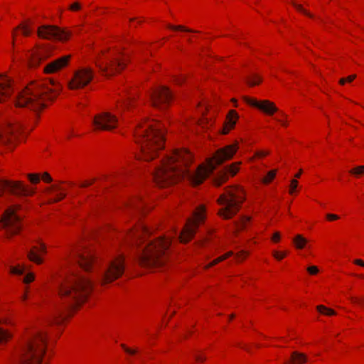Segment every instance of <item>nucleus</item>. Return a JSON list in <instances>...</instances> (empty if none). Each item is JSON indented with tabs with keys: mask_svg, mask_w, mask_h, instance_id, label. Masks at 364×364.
I'll list each match as a JSON object with an SVG mask.
<instances>
[{
	"mask_svg": "<svg viewBox=\"0 0 364 364\" xmlns=\"http://www.w3.org/2000/svg\"><path fill=\"white\" fill-rule=\"evenodd\" d=\"M118 119L115 114L108 112L95 116L92 124L95 129L110 131L117 127Z\"/></svg>",
	"mask_w": 364,
	"mask_h": 364,
	"instance_id": "16",
	"label": "nucleus"
},
{
	"mask_svg": "<svg viewBox=\"0 0 364 364\" xmlns=\"http://www.w3.org/2000/svg\"><path fill=\"white\" fill-rule=\"evenodd\" d=\"M195 358H196V360L198 362H202V361H203V360H205V357H203V356H201V355H198V354H196V355H195Z\"/></svg>",
	"mask_w": 364,
	"mask_h": 364,
	"instance_id": "53",
	"label": "nucleus"
},
{
	"mask_svg": "<svg viewBox=\"0 0 364 364\" xmlns=\"http://www.w3.org/2000/svg\"><path fill=\"white\" fill-rule=\"evenodd\" d=\"M136 141L140 145L141 157L149 161L164 147V136L162 126L158 122L139 123L134 132Z\"/></svg>",
	"mask_w": 364,
	"mask_h": 364,
	"instance_id": "4",
	"label": "nucleus"
},
{
	"mask_svg": "<svg viewBox=\"0 0 364 364\" xmlns=\"http://www.w3.org/2000/svg\"><path fill=\"white\" fill-rule=\"evenodd\" d=\"M149 97L151 105L158 109H166L172 99L173 95L166 86H159L149 93Z\"/></svg>",
	"mask_w": 364,
	"mask_h": 364,
	"instance_id": "12",
	"label": "nucleus"
},
{
	"mask_svg": "<svg viewBox=\"0 0 364 364\" xmlns=\"http://www.w3.org/2000/svg\"><path fill=\"white\" fill-rule=\"evenodd\" d=\"M9 337V333L2 328H0V343L6 342Z\"/></svg>",
	"mask_w": 364,
	"mask_h": 364,
	"instance_id": "38",
	"label": "nucleus"
},
{
	"mask_svg": "<svg viewBox=\"0 0 364 364\" xmlns=\"http://www.w3.org/2000/svg\"><path fill=\"white\" fill-rule=\"evenodd\" d=\"M276 170H272L269 171L267 174V176L263 178V182L264 183H269L275 176L276 175Z\"/></svg>",
	"mask_w": 364,
	"mask_h": 364,
	"instance_id": "37",
	"label": "nucleus"
},
{
	"mask_svg": "<svg viewBox=\"0 0 364 364\" xmlns=\"http://www.w3.org/2000/svg\"><path fill=\"white\" fill-rule=\"evenodd\" d=\"M356 77L355 75H351L347 77H346V82H351Z\"/></svg>",
	"mask_w": 364,
	"mask_h": 364,
	"instance_id": "54",
	"label": "nucleus"
},
{
	"mask_svg": "<svg viewBox=\"0 0 364 364\" xmlns=\"http://www.w3.org/2000/svg\"><path fill=\"white\" fill-rule=\"evenodd\" d=\"M11 272L13 274H23V272H25V267H12L11 269Z\"/></svg>",
	"mask_w": 364,
	"mask_h": 364,
	"instance_id": "42",
	"label": "nucleus"
},
{
	"mask_svg": "<svg viewBox=\"0 0 364 364\" xmlns=\"http://www.w3.org/2000/svg\"><path fill=\"white\" fill-rule=\"evenodd\" d=\"M307 271L310 274H316L318 272V269L316 266H310L307 268Z\"/></svg>",
	"mask_w": 364,
	"mask_h": 364,
	"instance_id": "45",
	"label": "nucleus"
},
{
	"mask_svg": "<svg viewBox=\"0 0 364 364\" xmlns=\"http://www.w3.org/2000/svg\"><path fill=\"white\" fill-rule=\"evenodd\" d=\"M167 27L170 29L174 30V31H185V32H189V33H196V31L191 30L190 28H188L183 26H173L171 24H168Z\"/></svg>",
	"mask_w": 364,
	"mask_h": 364,
	"instance_id": "35",
	"label": "nucleus"
},
{
	"mask_svg": "<svg viewBox=\"0 0 364 364\" xmlns=\"http://www.w3.org/2000/svg\"><path fill=\"white\" fill-rule=\"evenodd\" d=\"M217 200L221 206L218 212L220 216L230 219L239 211L245 200L243 191L239 187L227 188Z\"/></svg>",
	"mask_w": 364,
	"mask_h": 364,
	"instance_id": "7",
	"label": "nucleus"
},
{
	"mask_svg": "<svg viewBox=\"0 0 364 364\" xmlns=\"http://www.w3.org/2000/svg\"><path fill=\"white\" fill-rule=\"evenodd\" d=\"M42 179L45 181V182H47V183H50L52 181V178L51 176L46 172H45L43 174V176H42Z\"/></svg>",
	"mask_w": 364,
	"mask_h": 364,
	"instance_id": "47",
	"label": "nucleus"
},
{
	"mask_svg": "<svg viewBox=\"0 0 364 364\" xmlns=\"http://www.w3.org/2000/svg\"><path fill=\"white\" fill-rule=\"evenodd\" d=\"M272 240L273 242H279L280 240L279 232H274L272 237Z\"/></svg>",
	"mask_w": 364,
	"mask_h": 364,
	"instance_id": "50",
	"label": "nucleus"
},
{
	"mask_svg": "<svg viewBox=\"0 0 364 364\" xmlns=\"http://www.w3.org/2000/svg\"><path fill=\"white\" fill-rule=\"evenodd\" d=\"M95 181V178H93L91 181H85L80 185V187H83V188L87 187V186H90L91 184H92V183H94Z\"/></svg>",
	"mask_w": 364,
	"mask_h": 364,
	"instance_id": "52",
	"label": "nucleus"
},
{
	"mask_svg": "<svg viewBox=\"0 0 364 364\" xmlns=\"http://www.w3.org/2000/svg\"><path fill=\"white\" fill-rule=\"evenodd\" d=\"M250 220V218L247 216H242L240 218L239 221H235V226L237 231L242 230L247 222Z\"/></svg>",
	"mask_w": 364,
	"mask_h": 364,
	"instance_id": "30",
	"label": "nucleus"
},
{
	"mask_svg": "<svg viewBox=\"0 0 364 364\" xmlns=\"http://www.w3.org/2000/svg\"><path fill=\"white\" fill-rule=\"evenodd\" d=\"M19 208L18 205L9 208L0 219V228L5 229L7 234H16L21 228V216L16 213Z\"/></svg>",
	"mask_w": 364,
	"mask_h": 364,
	"instance_id": "10",
	"label": "nucleus"
},
{
	"mask_svg": "<svg viewBox=\"0 0 364 364\" xmlns=\"http://www.w3.org/2000/svg\"><path fill=\"white\" fill-rule=\"evenodd\" d=\"M327 220L330 221L336 220L339 218V216L335 214L328 213L326 215Z\"/></svg>",
	"mask_w": 364,
	"mask_h": 364,
	"instance_id": "48",
	"label": "nucleus"
},
{
	"mask_svg": "<svg viewBox=\"0 0 364 364\" xmlns=\"http://www.w3.org/2000/svg\"><path fill=\"white\" fill-rule=\"evenodd\" d=\"M245 80L249 85L254 86V85L259 84L260 82L262 81V79L258 75H257L255 74H252V75L247 77Z\"/></svg>",
	"mask_w": 364,
	"mask_h": 364,
	"instance_id": "31",
	"label": "nucleus"
},
{
	"mask_svg": "<svg viewBox=\"0 0 364 364\" xmlns=\"http://www.w3.org/2000/svg\"><path fill=\"white\" fill-rule=\"evenodd\" d=\"M135 100V96L134 95H129L126 100H124L120 105L117 106V109L118 112H121L122 110L129 108L131 107Z\"/></svg>",
	"mask_w": 364,
	"mask_h": 364,
	"instance_id": "27",
	"label": "nucleus"
},
{
	"mask_svg": "<svg viewBox=\"0 0 364 364\" xmlns=\"http://www.w3.org/2000/svg\"><path fill=\"white\" fill-rule=\"evenodd\" d=\"M93 78V71L89 68H82L77 70L69 82L72 90L82 88L88 85Z\"/></svg>",
	"mask_w": 364,
	"mask_h": 364,
	"instance_id": "17",
	"label": "nucleus"
},
{
	"mask_svg": "<svg viewBox=\"0 0 364 364\" xmlns=\"http://www.w3.org/2000/svg\"><path fill=\"white\" fill-rule=\"evenodd\" d=\"M234 316H235L234 314H232V315H230V318L232 319L234 318Z\"/></svg>",
	"mask_w": 364,
	"mask_h": 364,
	"instance_id": "63",
	"label": "nucleus"
},
{
	"mask_svg": "<svg viewBox=\"0 0 364 364\" xmlns=\"http://www.w3.org/2000/svg\"><path fill=\"white\" fill-rule=\"evenodd\" d=\"M301 172H302V171L300 170L299 172L295 175V177L296 178H299L301 174Z\"/></svg>",
	"mask_w": 364,
	"mask_h": 364,
	"instance_id": "61",
	"label": "nucleus"
},
{
	"mask_svg": "<svg viewBox=\"0 0 364 364\" xmlns=\"http://www.w3.org/2000/svg\"><path fill=\"white\" fill-rule=\"evenodd\" d=\"M277 121L279 122H280L283 126H287V122H284V121H283L282 119H277Z\"/></svg>",
	"mask_w": 364,
	"mask_h": 364,
	"instance_id": "60",
	"label": "nucleus"
},
{
	"mask_svg": "<svg viewBox=\"0 0 364 364\" xmlns=\"http://www.w3.org/2000/svg\"><path fill=\"white\" fill-rule=\"evenodd\" d=\"M244 100L247 104L253 107H257L258 109L262 110L267 114L272 115L277 111V108L275 107L274 104L268 100L259 102L257 100L252 99L247 97H245Z\"/></svg>",
	"mask_w": 364,
	"mask_h": 364,
	"instance_id": "18",
	"label": "nucleus"
},
{
	"mask_svg": "<svg viewBox=\"0 0 364 364\" xmlns=\"http://www.w3.org/2000/svg\"><path fill=\"white\" fill-rule=\"evenodd\" d=\"M273 255H274V257L276 259L280 260V259H283L285 257L286 253L285 252L279 253V252L275 251V252H273Z\"/></svg>",
	"mask_w": 364,
	"mask_h": 364,
	"instance_id": "46",
	"label": "nucleus"
},
{
	"mask_svg": "<svg viewBox=\"0 0 364 364\" xmlns=\"http://www.w3.org/2000/svg\"><path fill=\"white\" fill-rule=\"evenodd\" d=\"M298 185V181L296 179H292L291 181V185H290V190L289 193L292 194L294 191V190L296 188Z\"/></svg>",
	"mask_w": 364,
	"mask_h": 364,
	"instance_id": "44",
	"label": "nucleus"
},
{
	"mask_svg": "<svg viewBox=\"0 0 364 364\" xmlns=\"http://www.w3.org/2000/svg\"><path fill=\"white\" fill-rule=\"evenodd\" d=\"M126 65L124 59L114 55H105L100 57L96 61V66L99 68L101 73L106 77H110L119 70H122Z\"/></svg>",
	"mask_w": 364,
	"mask_h": 364,
	"instance_id": "9",
	"label": "nucleus"
},
{
	"mask_svg": "<svg viewBox=\"0 0 364 364\" xmlns=\"http://www.w3.org/2000/svg\"><path fill=\"white\" fill-rule=\"evenodd\" d=\"M49 191L57 192L55 194L53 202H58L61 200L65 197V193H63V188L59 184H53L49 188Z\"/></svg>",
	"mask_w": 364,
	"mask_h": 364,
	"instance_id": "26",
	"label": "nucleus"
},
{
	"mask_svg": "<svg viewBox=\"0 0 364 364\" xmlns=\"http://www.w3.org/2000/svg\"><path fill=\"white\" fill-rule=\"evenodd\" d=\"M237 149V144H234L218 149L213 158L208 159L206 165L200 166L194 173L186 168L191 161V154L186 150H177L156 166L152 173L153 178L161 187L172 184L183 177H187L193 184L198 185L215 171L217 166L230 159Z\"/></svg>",
	"mask_w": 364,
	"mask_h": 364,
	"instance_id": "1",
	"label": "nucleus"
},
{
	"mask_svg": "<svg viewBox=\"0 0 364 364\" xmlns=\"http://www.w3.org/2000/svg\"><path fill=\"white\" fill-rule=\"evenodd\" d=\"M34 279V275L32 273H28L24 277H23V282L26 284L31 282Z\"/></svg>",
	"mask_w": 364,
	"mask_h": 364,
	"instance_id": "43",
	"label": "nucleus"
},
{
	"mask_svg": "<svg viewBox=\"0 0 364 364\" xmlns=\"http://www.w3.org/2000/svg\"><path fill=\"white\" fill-rule=\"evenodd\" d=\"M37 33L40 38L60 41L68 40L70 36L69 32L51 25H43L38 27Z\"/></svg>",
	"mask_w": 364,
	"mask_h": 364,
	"instance_id": "15",
	"label": "nucleus"
},
{
	"mask_svg": "<svg viewBox=\"0 0 364 364\" xmlns=\"http://www.w3.org/2000/svg\"><path fill=\"white\" fill-rule=\"evenodd\" d=\"M67 257L75 260L85 271H90L97 265L92 250L84 246L73 248Z\"/></svg>",
	"mask_w": 364,
	"mask_h": 364,
	"instance_id": "8",
	"label": "nucleus"
},
{
	"mask_svg": "<svg viewBox=\"0 0 364 364\" xmlns=\"http://www.w3.org/2000/svg\"><path fill=\"white\" fill-rule=\"evenodd\" d=\"M57 286L65 309H73L83 302L92 289L89 279L74 273L59 279Z\"/></svg>",
	"mask_w": 364,
	"mask_h": 364,
	"instance_id": "3",
	"label": "nucleus"
},
{
	"mask_svg": "<svg viewBox=\"0 0 364 364\" xmlns=\"http://www.w3.org/2000/svg\"><path fill=\"white\" fill-rule=\"evenodd\" d=\"M15 30H21L22 34L24 36H30V34L31 33V28L28 26V25H27L26 23H21L18 26H17L15 28Z\"/></svg>",
	"mask_w": 364,
	"mask_h": 364,
	"instance_id": "34",
	"label": "nucleus"
},
{
	"mask_svg": "<svg viewBox=\"0 0 364 364\" xmlns=\"http://www.w3.org/2000/svg\"><path fill=\"white\" fill-rule=\"evenodd\" d=\"M28 178L31 183L36 184L40 181V176L37 173H29Z\"/></svg>",
	"mask_w": 364,
	"mask_h": 364,
	"instance_id": "40",
	"label": "nucleus"
},
{
	"mask_svg": "<svg viewBox=\"0 0 364 364\" xmlns=\"http://www.w3.org/2000/svg\"><path fill=\"white\" fill-rule=\"evenodd\" d=\"M350 173L357 177L364 174V166H358L350 171Z\"/></svg>",
	"mask_w": 364,
	"mask_h": 364,
	"instance_id": "36",
	"label": "nucleus"
},
{
	"mask_svg": "<svg viewBox=\"0 0 364 364\" xmlns=\"http://www.w3.org/2000/svg\"><path fill=\"white\" fill-rule=\"evenodd\" d=\"M46 252V245L43 243L40 242L39 246H34L32 247V249L28 252L27 256L31 261L40 264L43 262V259L40 257L39 254Z\"/></svg>",
	"mask_w": 364,
	"mask_h": 364,
	"instance_id": "22",
	"label": "nucleus"
},
{
	"mask_svg": "<svg viewBox=\"0 0 364 364\" xmlns=\"http://www.w3.org/2000/svg\"><path fill=\"white\" fill-rule=\"evenodd\" d=\"M205 218V208L199 205L193 213V218L188 219L183 230L180 233L179 238L181 242L189 241L196 232V230L200 222Z\"/></svg>",
	"mask_w": 364,
	"mask_h": 364,
	"instance_id": "11",
	"label": "nucleus"
},
{
	"mask_svg": "<svg viewBox=\"0 0 364 364\" xmlns=\"http://www.w3.org/2000/svg\"><path fill=\"white\" fill-rule=\"evenodd\" d=\"M233 255V252L232 251H230L228 252H227L226 254L218 257L217 259L213 260L208 265V267H210L216 264H218V262H222L225 259H226L227 258H228L229 257L232 256Z\"/></svg>",
	"mask_w": 364,
	"mask_h": 364,
	"instance_id": "33",
	"label": "nucleus"
},
{
	"mask_svg": "<svg viewBox=\"0 0 364 364\" xmlns=\"http://www.w3.org/2000/svg\"><path fill=\"white\" fill-rule=\"evenodd\" d=\"M66 316L62 314L61 312L58 313V315L55 316L50 323H60L65 318Z\"/></svg>",
	"mask_w": 364,
	"mask_h": 364,
	"instance_id": "41",
	"label": "nucleus"
},
{
	"mask_svg": "<svg viewBox=\"0 0 364 364\" xmlns=\"http://www.w3.org/2000/svg\"><path fill=\"white\" fill-rule=\"evenodd\" d=\"M121 346L123 348V349H124L127 353H129V354H134V353L136 352V350L130 349V348H129L126 347V346H125V345H124V344H122V345H121Z\"/></svg>",
	"mask_w": 364,
	"mask_h": 364,
	"instance_id": "51",
	"label": "nucleus"
},
{
	"mask_svg": "<svg viewBox=\"0 0 364 364\" xmlns=\"http://www.w3.org/2000/svg\"><path fill=\"white\" fill-rule=\"evenodd\" d=\"M52 87L31 83L23 89L16 100V106L39 111L46 106V101L53 100L60 91V85L50 81Z\"/></svg>",
	"mask_w": 364,
	"mask_h": 364,
	"instance_id": "5",
	"label": "nucleus"
},
{
	"mask_svg": "<svg viewBox=\"0 0 364 364\" xmlns=\"http://www.w3.org/2000/svg\"><path fill=\"white\" fill-rule=\"evenodd\" d=\"M22 299H23V300H25V299H26V295H23V297H22Z\"/></svg>",
	"mask_w": 364,
	"mask_h": 364,
	"instance_id": "64",
	"label": "nucleus"
},
{
	"mask_svg": "<svg viewBox=\"0 0 364 364\" xmlns=\"http://www.w3.org/2000/svg\"><path fill=\"white\" fill-rule=\"evenodd\" d=\"M346 82V78H341V79H340V80H339V83H340L341 85H344Z\"/></svg>",
	"mask_w": 364,
	"mask_h": 364,
	"instance_id": "59",
	"label": "nucleus"
},
{
	"mask_svg": "<svg viewBox=\"0 0 364 364\" xmlns=\"http://www.w3.org/2000/svg\"><path fill=\"white\" fill-rule=\"evenodd\" d=\"M293 242L294 243L296 248L301 250L306 247L308 243V240L301 235H296L293 238Z\"/></svg>",
	"mask_w": 364,
	"mask_h": 364,
	"instance_id": "28",
	"label": "nucleus"
},
{
	"mask_svg": "<svg viewBox=\"0 0 364 364\" xmlns=\"http://www.w3.org/2000/svg\"><path fill=\"white\" fill-rule=\"evenodd\" d=\"M239 163L232 164L231 166H228L224 168V169L220 171L218 176L214 178V183L215 186H220L223 183L226 181L228 179V174H231L234 176L239 170Z\"/></svg>",
	"mask_w": 364,
	"mask_h": 364,
	"instance_id": "20",
	"label": "nucleus"
},
{
	"mask_svg": "<svg viewBox=\"0 0 364 364\" xmlns=\"http://www.w3.org/2000/svg\"><path fill=\"white\" fill-rule=\"evenodd\" d=\"M21 129L19 124H14L7 117L0 121V142L4 144H13Z\"/></svg>",
	"mask_w": 364,
	"mask_h": 364,
	"instance_id": "13",
	"label": "nucleus"
},
{
	"mask_svg": "<svg viewBox=\"0 0 364 364\" xmlns=\"http://www.w3.org/2000/svg\"><path fill=\"white\" fill-rule=\"evenodd\" d=\"M50 55V51L48 49H43L38 53L33 55L31 60V65L33 67L38 65L42 60L46 59Z\"/></svg>",
	"mask_w": 364,
	"mask_h": 364,
	"instance_id": "24",
	"label": "nucleus"
},
{
	"mask_svg": "<svg viewBox=\"0 0 364 364\" xmlns=\"http://www.w3.org/2000/svg\"><path fill=\"white\" fill-rule=\"evenodd\" d=\"M238 119L237 113L235 110H230L227 116L226 121L224 124L223 133L228 134L236 124Z\"/></svg>",
	"mask_w": 364,
	"mask_h": 364,
	"instance_id": "23",
	"label": "nucleus"
},
{
	"mask_svg": "<svg viewBox=\"0 0 364 364\" xmlns=\"http://www.w3.org/2000/svg\"><path fill=\"white\" fill-rule=\"evenodd\" d=\"M80 9V4L78 2H75L70 6V9L72 11H77Z\"/></svg>",
	"mask_w": 364,
	"mask_h": 364,
	"instance_id": "49",
	"label": "nucleus"
},
{
	"mask_svg": "<svg viewBox=\"0 0 364 364\" xmlns=\"http://www.w3.org/2000/svg\"><path fill=\"white\" fill-rule=\"evenodd\" d=\"M46 348V333L35 329L26 336L20 350L19 364H39Z\"/></svg>",
	"mask_w": 364,
	"mask_h": 364,
	"instance_id": "6",
	"label": "nucleus"
},
{
	"mask_svg": "<svg viewBox=\"0 0 364 364\" xmlns=\"http://www.w3.org/2000/svg\"><path fill=\"white\" fill-rule=\"evenodd\" d=\"M70 58V55H65L55 60L48 63L43 68V70L47 74L54 73L65 67Z\"/></svg>",
	"mask_w": 364,
	"mask_h": 364,
	"instance_id": "19",
	"label": "nucleus"
},
{
	"mask_svg": "<svg viewBox=\"0 0 364 364\" xmlns=\"http://www.w3.org/2000/svg\"><path fill=\"white\" fill-rule=\"evenodd\" d=\"M16 31H17V30H15V28H14V31H13L12 35H13V38H15V36H16Z\"/></svg>",
	"mask_w": 364,
	"mask_h": 364,
	"instance_id": "62",
	"label": "nucleus"
},
{
	"mask_svg": "<svg viewBox=\"0 0 364 364\" xmlns=\"http://www.w3.org/2000/svg\"><path fill=\"white\" fill-rule=\"evenodd\" d=\"M307 361V357L305 354L294 351L291 353L290 363L291 364H304Z\"/></svg>",
	"mask_w": 364,
	"mask_h": 364,
	"instance_id": "25",
	"label": "nucleus"
},
{
	"mask_svg": "<svg viewBox=\"0 0 364 364\" xmlns=\"http://www.w3.org/2000/svg\"><path fill=\"white\" fill-rule=\"evenodd\" d=\"M247 254H248V253H247V252L242 250V251H240V252L236 255V257H237V258H239V257H240L241 256H244V257H245L246 255H247Z\"/></svg>",
	"mask_w": 364,
	"mask_h": 364,
	"instance_id": "55",
	"label": "nucleus"
},
{
	"mask_svg": "<svg viewBox=\"0 0 364 364\" xmlns=\"http://www.w3.org/2000/svg\"><path fill=\"white\" fill-rule=\"evenodd\" d=\"M151 233L144 225L137 230L129 233L127 240L139 248L140 264L146 267L161 266L167 259L171 240L168 237H162L156 240L146 242L145 237Z\"/></svg>",
	"mask_w": 364,
	"mask_h": 364,
	"instance_id": "2",
	"label": "nucleus"
},
{
	"mask_svg": "<svg viewBox=\"0 0 364 364\" xmlns=\"http://www.w3.org/2000/svg\"><path fill=\"white\" fill-rule=\"evenodd\" d=\"M183 80L184 77L182 76L176 79V82L178 84L181 83Z\"/></svg>",
	"mask_w": 364,
	"mask_h": 364,
	"instance_id": "58",
	"label": "nucleus"
},
{
	"mask_svg": "<svg viewBox=\"0 0 364 364\" xmlns=\"http://www.w3.org/2000/svg\"><path fill=\"white\" fill-rule=\"evenodd\" d=\"M291 3L292 4V5L300 12L303 13L304 14L309 16V17H312L313 16L309 14L306 10H305L301 5L300 4H296L295 2L294 1H291Z\"/></svg>",
	"mask_w": 364,
	"mask_h": 364,
	"instance_id": "39",
	"label": "nucleus"
},
{
	"mask_svg": "<svg viewBox=\"0 0 364 364\" xmlns=\"http://www.w3.org/2000/svg\"><path fill=\"white\" fill-rule=\"evenodd\" d=\"M354 263L358 265L364 267V262L361 259H355V260H354Z\"/></svg>",
	"mask_w": 364,
	"mask_h": 364,
	"instance_id": "56",
	"label": "nucleus"
},
{
	"mask_svg": "<svg viewBox=\"0 0 364 364\" xmlns=\"http://www.w3.org/2000/svg\"><path fill=\"white\" fill-rule=\"evenodd\" d=\"M129 205L130 208L141 212L144 208V202L139 199H134L130 202Z\"/></svg>",
	"mask_w": 364,
	"mask_h": 364,
	"instance_id": "29",
	"label": "nucleus"
},
{
	"mask_svg": "<svg viewBox=\"0 0 364 364\" xmlns=\"http://www.w3.org/2000/svg\"><path fill=\"white\" fill-rule=\"evenodd\" d=\"M268 154H269L268 151H260L257 152V156H264L267 155Z\"/></svg>",
	"mask_w": 364,
	"mask_h": 364,
	"instance_id": "57",
	"label": "nucleus"
},
{
	"mask_svg": "<svg viewBox=\"0 0 364 364\" xmlns=\"http://www.w3.org/2000/svg\"><path fill=\"white\" fill-rule=\"evenodd\" d=\"M124 271V258L119 256L112 260L106 269L100 274V281L103 284L111 282L122 275Z\"/></svg>",
	"mask_w": 364,
	"mask_h": 364,
	"instance_id": "14",
	"label": "nucleus"
},
{
	"mask_svg": "<svg viewBox=\"0 0 364 364\" xmlns=\"http://www.w3.org/2000/svg\"><path fill=\"white\" fill-rule=\"evenodd\" d=\"M316 309L318 310V312H320L322 314L331 316V315H336V314L335 311H333L331 309L327 308L323 305L317 306Z\"/></svg>",
	"mask_w": 364,
	"mask_h": 364,
	"instance_id": "32",
	"label": "nucleus"
},
{
	"mask_svg": "<svg viewBox=\"0 0 364 364\" xmlns=\"http://www.w3.org/2000/svg\"><path fill=\"white\" fill-rule=\"evenodd\" d=\"M11 80L5 75H0V101L9 98L12 93Z\"/></svg>",
	"mask_w": 364,
	"mask_h": 364,
	"instance_id": "21",
	"label": "nucleus"
}]
</instances>
